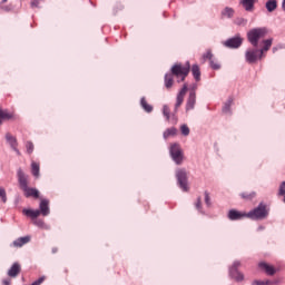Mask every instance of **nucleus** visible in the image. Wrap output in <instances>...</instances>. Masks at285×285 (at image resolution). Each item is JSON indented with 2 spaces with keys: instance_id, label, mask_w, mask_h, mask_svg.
<instances>
[{
  "instance_id": "5",
  "label": "nucleus",
  "mask_w": 285,
  "mask_h": 285,
  "mask_svg": "<svg viewBox=\"0 0 285 285\" xmlns=\"http://www.w3.org/2000/svg\"><path fill=\"white\" fill-rule=\"evenodd\" d=\"M169 155L177 166H181V164H184V151L179 144L174 142L170 145Z\"/></svg>"
},
{
  "instance_id": "27",
  "label": "nucleus",
  "mask_w": 285,
  "mask_h": 285,
  "mask_svg": "<svg viewBox=\"0 0 285 285\" xmlns=\"http://www.w3.org/2000/svg\"><path fill=\"white\" fill-rule=\"evenodd\" d=\"M39 164L32 161L31 163V174L33 175V177H39Z\"/></svg>"
},
{
  "instance_id": "1",
  "label": "nucleus",
  "mask_w": 285,
  "mask_h": 285,
  "mask_svg": "<svg viewBox=\"0 0 285 285\" xmlns=\"http://www.w3.org/2000/svg\"><path fill=\"white\" fill-rule=\"evenodd\" d=\"M263 47L257 49V47L247 49L245 52V59L247 63H257L264 59V53L271 50V46H273V38L262 40Z\"/></svg>"
},
{
  "instance_id": "31",
  "label": "nucleus",
  "mask_w": 285,
  "mask_h": 285,
  "mask_svg": "<svg viewBox=\"0 0 285 285\" xmlns=\"http://www.w3.org/2000/svg\"><path fill=\"white\" fill-rule=\"evenodd\" d=\"M180 131L184 137H188V135H190V128H188V125H181Z\"/></svg>"
},
{
  "instance_id": "20",
  "label": "nucleus",
  "mask_w": 285,
  "mask_h": 285,
  "mask_svg": "<svg viewBox=\"0 0 285 285\" xmlns=\"http://www.w3.org/2000/svg\"><path fill=\"white\" fill-rule=\"evenodd\" d=\"M174 81H175V75H173V72L165 75V87L166 88H173Z\"/></svg>"
},
{
  "instance_id": "46",
  "label": "nucleus",
  "mask_w": 285,
  "mask_h": 285,
  "mask_svg": "<svg viewBox=\"0 0 285 285\" xmlns=\"http://www.w3.org/2000/svg\"><path fill=\"white\" fill-rule=\"evenodd\" d=\"M191 72H199V66L198 65H193Z\"/></svg>"
},
{
  "instance_id": "36",
  "label": "nucleus",
  "mask_w": 285,
  "mask_h": 285,
  "mask_svg": "<svg viewBox=\"0 0 285 285\" xmlns=\"http://www.w3.org/2000/svg\"><path fill=\"white\" fill-rule=\"evenodd\" d=\"M181 104H184V96L178 94L176 98V105H175L176 110L177 108H179V106H181Z\"/></svg>"
},
{
  "instance_id": "32",
  "label": "nucleus",
  "mask_w": 285,
  "mask_h": 285,
  "mask_svg": "<svg viewBox=\"0 0 285 285\" xmlns=\"http://www.w3.org/2000/svg\"><path fill=\"white\" fill-rule=\"evenodd\" d=\"M205 195V204L207 206V208H210V206H213V202H210V193H208V190H206L204 193Z\"/></svg>"
},
{
  "instance_id": "3",
  "label": "nucleus",
  "mask_w": 285,
  "mask_h": 285,
  "mask_svg": "<svg viewBox=\"0 0 285 285\" xmlns=\"http://www.w3.org/2000/svg\"><path fill=\"white\" fill-rule=\"evenodd\" d=\"M268 35L266 27L254 28L247 32V40L253 45L254 48H259V41Z\"/></svg>"
},
{
  "instance_id": "28",
  "label": "nucleus",
  "mask_w": 285,
  "mask_h": 285,
  "mask_svg": "<svg viewBox=\"0 0 285 285\" xmlns=\"http://www.w3.org/2000/svg\"><path fill=\"white\" fill-rule=\"evenodd\" d=\"M209 66L212 70H222V63H219L215 58L212 61H209Z\"/></svg>"
},
{
  "instance_id": "50",
  "label": "nucleus",
  "mask_w": 285,
  "mask_h": 285,
  "mask_svg": "<svg viewBox=\"0 0 285 285\" xmlns=\"http://www.w3.org/2000/svg\"><path fill=\"white\" fill-rule=\"evenodd\" d=\"M264 228H265V227L261 225V226H258L257 230H258V232H259V230H264Z\"/></svg>"
},
{
  "instance_id": "17",
  "label": "nucleus",
  "mask_w": 285,
  "mask_h": 285,
  "mask_svg": "<svg viewBox=\"0 0 285 285\" xmlns=\"http://www.w3.org/2000/svg\"><path fill=\"white\" fill-rule=\"evenodd\" d=\"M30 242V236L19 237L18 239L13 240L12 246L16 248H21V246H26Z\"/></svg>"
},
{
  "instance_id": "39",
  "label": "nucleus",
  "mask_w": 285,
  "mask_h": 285,
  "mask_svg": "<svg viewBox=\"0 0 285 285\" xmlns=\"http://www.w3.org/2000/svg\"><path fill=\"white\" fill-rule=\"evenodd\" d=\"M240 197L243 199H253V197H255V193H250V194L243 193V194H240Z\"/></svg>"
},
{
  "instance_id": "41",
  "label": "nucleus",
  "mask_w": 285,
  "mask_h": 285,
  "mask_svg": "<svg viewBox=\"0 0 285 285\" xmlns=\"http://www.w3.org/2000/svg\"><path fill=\"white\" fill-rule=\"evenodd\" d=\"M271 281H254L252 285H268Z\"/></svg>"
},
{
  "instance_id": "44",
  "label": "nucleus",
  "mask_w": 285,
  "mask_h": 285,
  "mask_svg": "<svg viewBox=\"0 0 285 285\" xmlns=\"http://www.w3.org/2000/svg\"><path fill=\"white\" fill-rule=\"evenodd\" d=\"M193 76H194V79H195L196 81H200V79H202V72H194Z\"/></svg>"
},
{
  "instance_id": "25",
  "label": "nucleus",
  "mask_w": 285,
  "mask_h": 285,
  "mask_svg": "<svg viewBox=\"0 0 285 285\" xmlns=\"http://www.w3.org/2000/svg\"><path fill=\"white\" fill-rule=\"evenodd\" d=\"M223 17H227V19H232V17L235 16V10L233 8L226 7L223 11H222Z\"/></svg>"
},
{
  "instance_id": "22",
  "label": "nucleus",
  "mask_w": 285,
  "mask_h": 285,
  "mask_svg": "<svg viewBox=\"0 0 285 285\" xmlns=\"http://www.w3.org/2000/svg\"><path fill=\"white\" fill-rule=\"evenodd\" d=\"M10 119H12V114H10L3 109H0V125H2L3 121L10 120Z\"/></svg>"
},
{
  "instance_id": "29",
  "label": "nucleus",
  "mask_w": 285,
  "mask_h": 285,
  "mask_svg": "<svg viewBox=\"0 0 285 285\" xmlns=\"http://www.w3.org/2000/svg\"><path fill=\"white\" fill-rule=\"evenodd\" d=\"M163 115L166 118V121H170V108L168 107V105H164Z\"/></svg>"
},
{
  "instance_id": "2",
  "label": "nucleus",
  "mask_w": 285,
  "mask_h": 285,
  "mask_svg": "<svg viewBox=\"0 0 285 285\" xmlns=\"http://www.w3.org/2000/svg\"><path fill=\"white\" fill-rule=\"evenodd\" d=\"M18 175V184L24 193V197H33L35 199H39V190L37 188L28 187V176L20 168L17 171Z\"/></svg>"
},
{
  "instance_id": "15",
  "label": "nucleus",
  "mask_w": 285,
  "mask_h": 285,
  "mask_svg": "<svg viewBox=\"0 0 285 285\" xmlns=\"http://www.w3.org/2000/svg\"><path fill=\"white\" fill-rule=\"evenodd\" d=\"M239 3L246 12H253L257 0H240Z\"/></svg>"
},
{
  "instance_id": "52",
  "label": "nucleus",
  "mask_w": 285,
  "mask_h": 285,
  "mask_svg": "<svg viewBox=\"0 0 285 285\" xmlns=\"http://www.w3.org/2000/svg\"><path fill=\"white\" fill-rule=\"evenodd\" d=\"M8 2V0H2V3H7Z\"/></svg>"
},
{
  "instance_id": "47",
  "label": "nucleus",
  "mask_w": 285,
  "mask_h": 285,
  "mask_svg": "<svg viewBox=\"0 0 285 285\" xmlns=\"http://www.w3.org/2000/svg\"><path fill=\"white\" fill-rule=\"evenodd\" d=\"M2 284L3 285H11L12 284V279H10V278L3 279Z\"/></svg>"
},
{
  "instance_id": "23",
  "label": "nucleus",
  "mask_w": 285,
  "mask_h": 285,
  "mask_svg": "<svg viewBox=\"0 0 285 285\" xmlns=\"http://www.w3.org/2000/svg\"><path fill=\"white\" fill-rule=\"evenodd\" d=\"M266 10L269 12H275L277 10V0H269L265 4Z\"/></svg>"
},
{
  "instance_id": "49",
  "label": "nucleus",
  "mask_w": 285,
  "mask_h": 285,
  "mask_svg": "<svg viewBox=\"0 0 285 285\" xmlns=\"http://www.w3.org/2000/svg\"><path fill=\"white\" fill-rule=\"evenodd\" d=\"M282 9H283V10H284V12H285V0H283Z\"/></svg>"
},
{
  "instance_id": "11",
  "label": "nucleus",
  "mask_w": 285,
  "mask_h": 285,
  "mask_svg": "<svg viewBox=\"0 0 285 285\" xmlns=\"http://www.w3.org/2000/svg\"><path fill=\"white\" fill-rule=\"evenodd\" d=\"M6 140L10 145L12 150H14V153H17V155H21V153L17 148V146H19V142H17V138L14 136H12L10 132H8V134H6Z\"/></svg>"
},
{
  "instance_id": "48",
  "label": "nucleus",
  "mask_w": 285,
  "mask_h": 285,
  "mask_svg": "<svg viewBox=\"0 0 285 285\" xmlns=\"http://www.w3.org/2000/svg\"><path fill=\"white\" fill-rule=\"evenodd\" d=\"M1 9L4 10V12H10V7L2 6Z\"/></svg>"
},
{
  "instance_id": "26",
  "label": "nucleus",
  "mask_w": 285,
  "mask_h": 285,
  "mask_svg": "<svg viewBox=\"0 0 285 285\" xmlns=\"http://www.w3.org/2000/svg\"><path fill=\"white\" fill-rule=\"evenodd\" d=\"M230 106H233V98H228L223 107V112H225V115H228V112H230Z\"/></svg>"
},
{
  "instance_id": "30",
  "label": "nucleus",
  "mask_w": 285,
  "mask_h": 285,
  "mask_svg": "<svg viewBox=\"0 0 285 285\" xmlns=\"http://www.w3.org/2000/svg\"><path fill=\"white\" fill-rule=\"evenodd\" d=\"M195 206H196V210H198V213H200L202 215H206V212L202 207V197L197 198Z\"/></svg>"
},
{
  "instance_id": "33",
  "label": "nucleus",
  "mask_w": 285,
  "mask_h": 285,
  "mask_svg": "<svg viewBox=\"0 0 285 285\" xmlns=\"http://www.w3.org/2000/svg\"><path fill=\"white\" fill-rule=\"evenodd\" d=\"M204 59H208V61L210 62L212 60L215 59V56H213V51L207 50L204 55H203Z\"/></svg>"
},
{
  "instance_id": "7",
  "label": "nucleus",
  "mask_w": 285,
  "mask_h": 285,
  "mask_svg": "<svg viewBox=\"0 0 285 285\" xmlns=\"http://www.w3.org/2000/svg\"><path fill=\"white\" fill-rule=\"evenodd\" d=\"M239 266H242V263L239 261H235L229 267V277L235 279V282H244V273L239 272Z\"/></svg>"
},
{
  "instance_id": "12",
  "label": "nucleus",
  "mask_w": 285,
  "mask_h": 285,
  "mask_svg": "<svg viewBox=\"0 0 285 285\" xmlns=\"http://www.w3.org/2000/svg\"><path fill=\"white\" fill-rule=\"evenodd\" d=\"M19 273H21V264L16 262V263H13L11 265V267L9 268L7 275L14 279L16 277L19 276Z\"/></svg>"
},
{
  "instance_id": "21",
  "label": "nucleus",
  "mask_w": 285,
  "mask_h": 285,
  "mask_svg": "<svg viewBox=\"0 0 285 285\" xmlns=\"http://www.w3.org/2000/svg\"><path fill=\"white\" fill-rule=\"evenodd\" d=\"M177 132V128L170 127L164 131L163 137L164 139H168V137H176Z\"/></svg>"
},
{
  "instance_id": "14",
  "label": "nucleus",
  "mask_w": 285,
  "mask_h": 285,
  "mask_svg": "<svg viewBox=\"0 0 285 285\" xmlns=\"http://www.w3.org/2000/svg\"><path fill=\"white\" fill-rule=\"evenodd\" d=\"M195 104H197V94L195 90H191L187 99L186 110H193L195 108Z\"/></svg>"
},
{
  "instance_id": "42",
  "label": "nucleus",
  "mask_w": 285,
  "mask_h": 285,
  "mask_svg": "<svg viewBox=\"0 0 285 285\" xmlns=\"http://www.w3.org/2000/svg\"><path fill=\"white\" fill-rule=\"evenodd\" d=\"M33 224H35L36 226H38V228H43V226H45L46 223H43L42 219H36V220L33 222Z\"/></svg>"
},
{
  "instance_id": "35",
  "label": "nucleus",
  "mask_w": 285,
  "mask_h": 285,
  "mask_svg": "<svg viewBox=\"0 0 285 285\" xmlns=\"http://www.w3.org/2000/svg\"><path fill=\"white\" fill-rule=\"evenodd\" d=\"M0 197H1V200L3 202V204H6V202H8V196L6 194V188H3V187H0Z\"/></svg>"
},
{
  "instance_id": "51",
  "label": "nucleus",
  "mask_w": 285,
  "mask_h": 285,
  "mask_svg": "<svg viewBox=\"0 0 285 285\" xmlns=\"http://www.w3.org/2000/svg\"><path fill=\"white\" fill-rule=\"evenodd\" d=\"M52 253H53V254L57 253V247H53V248H52Z\"/></svg>"
},
{
  "instance_id": "8",
  "label": "nucleus",
  "mask_w": 285,
  "mask_h": 285,
  "mask_svg": "<svg viewBox=\"0 0 285 285\" xmlns=\"http://www.w3.org/2000/svg\"><path fill=\"white\" fill-rule=\"evenodd\" d=\"M243 43H244V38H240L239 36H235L234 38H229L225 42H223V46H225V48L237 49V48H240Z\"/></svg>"
},
{
  "instance_id": "4",
  "label": "nucleus",
  "mask_w": 285,
  "mask_h": 285,
  "mask_svg": "<svg viewBox=\"0 0 285 285\" xmlns=\"http://www.w3.org/2000/svg\"><path fill=\"white\" fill-rule=\"evenodd\" d=\"M268 217V208L266 204L259 203L258 206L247 213V218L253 219V222H262Z\"/></svg>"
},
{
  "instance_id": "53",
  "label": "nucleus",
  "mask_w": 285,
  "mask_h": 285,
  "mask_svg": "<svg viewBox=\"0 0 285 285\" xmlns=\"http://www.w3.org/2000/svg\"><path fill=\"white\" fill-rule=\"evenodd\" d=\"M284 204H285V196H284Z\"/></svg>"
},
{
  "instance_id": "18",
  "label": "nucleus",
  "mask_w": 285,
  "mask_h": 285,
  "mask_svg": "<svg viewBox=\"0 0 285 285\" xmlns=\"http://www.w3.org/2000/svg\"><path fill=\"white\" fill-rule=\"evenodd\" d=\"M22 213L27 217H31V219H37V217L41 215V212L39 209H23Z\"/></svg>"
},
{
  "instance_id": "19",
  "label": "nucleus",
  "mask_w": 285,
  "mask_h": 285,
  "mask_svg": "<svg viewBox=\"0 0 285 285\" xmlns=\"http://www.w3.org/2000/svg\"><path fill=\"white\" fill-rule=\"evenodd\" d=\"M140 107L142 108V110H145V112H153L154 108L153 105H149L148 101H146V97H141L140 98Z\"/></svg>"
},
{
  "instance_id": "10",
  "label": "nucleus",
  "mask_w": 285,
  "mask_h": 285,
  "mask_svg": "<svg viewBox=\"0 0 285 285\" xmlns=\"http://www.w3.org/2000/svg\"><path fill=\"white\" fill-rule=\"evenodd\" d=\"M39 212L42 217H48L50 215V200L42 199L39 205Z\"/></svg>"
},
{
  "instance_id": "43",
  "label": "nucleus",
  "mask_w": 285,
  "mask_h": 285,
  "mask_svg": "<svg viewBox=\"0 0 285 285\" xmlns=\"http://www.w3.org/2000/svg\"><path fill=\"white\" fill-rule=\"evenodd\" d=\"M46 281V277L41 276L37 281H35L31 285H41Z\"/></svg>"
},
{
  "instance_id": "13",
  "label": "nucleus",
  "mask_w": 285,
  "mask_h": 285,
  "mask_svg": "<svg viewBox=\"0 0 285 285\" xmlns=\"http://www.w3.org/2000/svg\"><path fill=\"white\" fill-rule=\"evenodd\" d=\"M170 72H190V62H186V65L176 63L171 67Z\"/></svg>"
},
{
  "instance_id": "34",
  "label": "nucleus",
  "mask_w": 285,
  "mask_h": 285,
  "mask_svg": "<svg viewBox=\"0 0 285 285\" xmlns=\"http://www.w3.org/2000/svg\"><path fill=\"white\" fill-rule=\"evenodd\" d=\"M26 148H27V153H28L29 155H32V153H33V150H35V145L32 144V141H27Z\"/></svg>"
},
{
  "instance_id": "38",
  "label": "nucleus",
  "mask_w": 285,
  "mask_h": 285,
  "mask_svg": "<svg viewBox=\"0 0 285 285\" xmlns=\"http://www.w3.org/2000/svg\"><path fill=\"white\" fill-rule=\"evenodd\" d=\"M278 195H279L281 197H284V195H285V180H284V181L281 184V186H279Z\"/></svg>"
},
{
  "instance_id": "37",
  "label": "nucleus",
  "mask_w": 285,
  "mask_h": 285,
  "mask_svg": "<svg viewBox=\"0 0 285 285\" xmlns=\"http://www.w3.org/2000/svg\"><path fill=\"white\" fill-rule=\"evenodd\" d=\"M235 23H236V26H246V23H248V21L244 18H237L235 20Z\"/></svg>"
},
{
  "instance_id": "6",
  "label": "nucleus",
  "mask_w": 285,
  "mask_h": 285,
  "mask_svg": "<svg viewBox=\"0 0 285 285\" xmlns=\"http://www.w3.org/2000/svg\"><path fill=\"white\" fill-rule=\"evenodd\" d=\"M176 179H177V185L181 189L183 193H188V173L186 169L180 168L176 170Z\"/></svg>"
},
{
  "instance_id": "9",
  "label": "nucleus",
  "mask_w": 285,
  "mask_h": 285,
  "mask_svg": "<svg viewBox=\"0 0 285 285\" xmlns=\"http://www.w3.org/2000/svg\"><path fill=\"white\" fill-rule=\"evenodd\" d=\"M227 217L230 222H240V219L248 218V213L230 209L227 214Z\"/></svg>"
},
{
  "instance_id": "45",
  "label": "nucleus",
  "mask_w": 285,
  "mask_h": 285,
  "mask_svg": "<svg viewBox=\"0 0 285 285\" xmlns=\"http://www.w3.org/2000/svg\"><path fill=\"white\" fill-rule=\"evenodd\" d=\"M31 8H39V0H32Z\"/></svg>"
},
{
  "instance_id": "40",
  "label": "nucleus",
  "mask_w": 285,
  "mask_h": 285,
  "mask_svg": "<svg viewBox=\"0 0 285 285\" xmlns=\"http://www.w3.org/2000/svg\"><path fill=\"white\" fill-rule=\"evenodd\" d=\"M188 91V85H184L178 95L186 97V92Z\"/></svg>"
},
{
  "instance_id": "16",
  "label": "nucleus",
  "mask_w": 285,
  "mask_h": 285,
  "mask_svg": "<svg viewBox=\"0 0 285 285\" xmlns=\"http://www.w3.org/2000/svg\"><path fill=\"white\" fill-rule=\"evenodd\" d=\"M258 267L266 273V275H275L276 271L275 267L268 265V263L261 262Z\"/></svg>"
},
{
  "instance_id": "24",
  "label": "nucleus",
  "mask_w": 285,
  "mask_h": 285,
  "mask_svg": "<svg viewBox=\"0 0 285 285\" xmlns=\"http://www.w3.org/2000/svg\"><path fill=\"white\" fill-rule=\"evenodd\" d=\"M171 75H174V79H176L178 83H181V81L188 77V72H171Z\"/></svg>"
}]
</instances>
